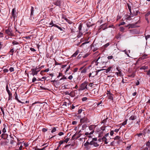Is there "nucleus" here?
Listing matches in <instances>:
<instances>
[{"label":"nucleus","mask_w":150,"mask_h":150,"mask_svg":"<svg viewBox=\"0 0 150 150\" xmlns=\"http://www.w3.org/2000/svg\"><path fill=\"white\" fill-rule=\"evenodd\" d=\"M88 82L85 81L82 83L80 86V88L79 89V91H82L84 90L85 89H87Z\"/></svg>","instance_id":"obj_1"},{"label":"nucleus","mask_w":150,"mask_h":150,"mask_svg":"<svg viewBox=\"0 0 150 150\" xmlns=\"http://www.w3.org/2000/svg\"><path fill=\"white\" fill-rule=\"evenodd\" d=\"M105 59V57H99L97 60V63H100L101 64L106 63L107 62L106 60Z\"/></svg>","instance_id":"obj_2"},{"label":"nucleus","mask_w":150,"mask_h":150,"mask_svg":"<svg viewBox=\"0 0 150 150\" xmlns=\"http://www.w3.org/2000/svg\"><path fill=\"white\" fill-rule=\"evenodd\" d=\"M39 69V68H38L37 67H36L35 68L32 69H31L32 72L31 74L33 76L35 75H37L38 72L40 71V69L37 70V69Z\"/></svg>","instance_id":"obj_3"},{"label":"nucleus","mask_w":150,"mask_h":150,"mask_svg":"<svg viewBox=\"0 0 150 150\" xmlns=\"http://www.w3.org/2000/svg\"><path fill=\"white\" fill-rule=\"evenodd\" d=\"M5 32L9 36H14L12 30L9 27L8 29L6 30Z\"/></svg>","instance_id":"obj_4"},{"label":"nucleus","mask_w":150,"mask_h":150,"mask_svg":"<svg viewBox=\"0 0 150 150\" xmlns=\"http://www.w3.org/2000/svg\"><path fill=\"white\" fill-rule=\"evenodd\" d=\"M34 11V8L31 6V8L30 9V16L29 19L31 21H33L34 20V18L33 16V13Z\"/></svg>","instance_id":"obj_5"},{"label":"nucleus","mask_w":150,"mask_h":150,"mask_svg":"<svg viewBox=\"0 0 150 150\" xmlns=\"http://www.w3.org/2000/svg\"><path fill=\"white\" fill-rule=\"evenodd\" d=\"M89 121L88 119L86 116L80 119V122L82 124L84 123H87Z\"/></svg>","instance_id":"obj_6"},{"label":"nucleus","mask_w":150,"mask_h":150,"mask_svg":"<svg viewBox=\"0 0 150 150\" xmlns=\"http://www.w3.org/2000/svg\"><path fill=\"white\" fill-rule=\"evenodd\" d=\"M88 141V140L86 143L84 144V146L85 147L84 148V149L90 150V149L91 147L89 146V142Z\"/></svg>","instance_id":"obj_7"},{"label":"nucleus","mask_w":150,"mask_h":150,"mask_svg":"<svg viewBox=\"0 0 150 150\" xmlns=\"http://www.w3.org/2000/svg\"><path fill=\"white\" fill-rule=\"evenodd\" d=\"M50 25H51V26H50V27H53L54 26L55 27H57V28H58L60 30H62V29L61 28L59 27L58 25H57L55 24H54L53 23V22L52 21H51V22L49 23Z\"/></svg>","instance_id":"obj_8"},{"label":"nucleus","mask_w":150,"mask_h":150,"mask_svg":"<svg viewBox=\"0 0 150 150\" xmlns=\"http://www.w3.org/2000/svg\"><path fill=\"white\" fill-rule=\"evenodd\" d=\"M139 11L137 10V8H135L133 9V12H132V13H130L133 16H137Z\"/></svg>","instance_id":"obj_9"},{"label":"nucleus","mask_w":150,"mask_h":150,"mask_svg":"<svg viewBox=\"0 0 150 150\" xmlns=\"http://www.w3.org/2000/svg\"><path fill=\"white\" fill-rule=\"evenodd\" d=\"M82 25L80 23L79 25V31H80V34H81V35H83V32H85V30L83 29V31H82Z\"/></svg>","instance_id":"obj_10"},{"label":"nucleus","mask_w":150,"mask_h":150,"mask_svg":"<svg viewBox=\"0 0 150 150\" xmlns=\"http://www.w3.org/2000/svg\"><path fill=\"white\" fill-rule=\"evenodd\" d=\"M53 4L57 6L60 7L61 6V1L60 0H57L56 1H54Z\"/></svg>","instance_id":"obj_11"},{"label":"nucleus","mask_w":150,"mask_h":150,"mask_svg":"<svg viewBox=\"0 0 150 150\" xmlns=\"http://www.w3.org/2000/svg\"><path fill=\"white\" fill-rule=\"evenodd\" d=\"M137 22H136L134 24H129L127 26V27H129V28H135L136 27H138L136 25V24H137Z\"/></svg>","instance_id":"obj_12"},{"label":"nucleus","mask_w":150,"mask_h":150,"mask_svg":"<svg viewBox=\"0 0 150 150\" xmlns=\"http://www.w3.org/2000/svg\"><path fill=\"white\" fill-rule=\"evenodd\" d=\"M108 98L110 100H113V97L112 94L110 93V91H108V93H107Z\"/></svg>","instance_id":"obj_13"},{"label":"nucleus","mask_w":150,"mask_h":150,"mask_svg":"<svg viewBox=\"0 0 150 150\" xmlns=\"http://www.w3.org/2000/svg\"><path fill=\"white\" fill-rule=\"evenodd\" d=\"M16 11V8H14L12 9V11L11 13V14L13 18L15 19L16 17V15L15 12Z\"/></svg>","instance_id":"obj_14"},{"label":"nucleus","mask_w":150,"mask_h":150,"mask_svg":"<svg viewBox=\"0 0 150 150\" xmlns=\"http://www.w3.org/2000/svg\"><path fill=\"white\" fill-rule=\"evenodd\" d=\"M6 91L7 92L8 95L10 96V95H11V94H12V93L10 92V90L8 89V83L6 84Z\"/></svg>","instance_id":"obj_15"},{"label":"nucleus","mask_w":150,"mask_h":150,"mask_svg":"<svg viewBox=\"0 0 150 150\" xmlns=\"http://www.w3.org/2000/svg\"><path fill=\"white\" fill-rule=\"evenodd\" d=\"M107 28V24H103L100 26V29L103 30H104Z\"/></svg>","instance_id":"obj_16"},{"label":"nucleus","mask_w":150,"mask_h":150,"mask_svg":"<svg viewBox=\"0 0 150 150\" xmlns=\"http://www.w3.org/2000/svg\"><path fill=\"white\" fill-rule=\"evenodd\" d=\"M84 112H83L82 113L78 115V117H79L80 119L84 117L85 116Z\"/></svg>","instance_id":"obj_17"},{"label":"nucleus","mask_w":150,"mask_h":150,"mask_svg":"<svg viewBox=\"0 0 150 150\" xmlns=\"http://www.w3.org/2000/svg\"><path fill=\"white\" fill-rule=\"evenodd\" d=\"M1 136L2 138L6 139L8 137V135L6 134L3 133L1 134Z\"/></svg>","instance_id":"obj_18"},{"label":"nucleus","mask_w":150,"mask_h":150,"mask_svg":"<svg viewBox=\"0 0 150 150\" xmlns=\"http://www.w3.org/2000/svg\"><path fill=\"white\" fill-rule=\"evenodd\" d=\"M96 126L94 125H92L89 127V129L90 130L93 131H94V129L95 128Z\"/></svg>","instance_id":"obj_19"},{"label":"nucleus","mask_w":150,"mask_h":150,"mask_svg":"<svg viewBox=\"0 0 150 150\" xmlns=\"http://www.w3.org/2000/svg\"><path fill=\"white\" fill-rule=\"evenodd\" d=\"M102 140L103 142H105V144H108V142H107V139L105 137H102Z\"/></svg>","instance_id":"obj_20"},{"label":"nucleus","mask_w":150,"mask_h":150,"mask_svg":"<svg viewBox=\"0 0 150 150\" xmlns=\"http://www.w3.org/2000/svg\"><path fill=\"white\" fill-rule=\"evenodd\" d=\"M79 52V50H77L76 52L71 56V57H75L78 54Z\"/></svg>","instance_id":"obj_21"},{"label":"nucleus","mask_w":150,"mask_h":150,"mask_svg":"<svg viewBox=\"0 0 150 150\" xmlns=\"http://www.w3.org/2000/svg\"><path fill=\"white\" fill-rule=\"evenodd\" d=\"M148 68V66H143L142 67H141L140 68V70H142V69H143V70H145V69H147Z\"/></svg>","instance_id":"obj_22"},{"label":"nucleus","mask_w":150,"mask_h":150,"mask_svg":"<svg viewBox=\"0 0 150 150\" xmlns=\"http://www.w3.org/2000/svg\"><path fill=\"white\" fill-rule=\"evenodd\" d=\"M137 118V117L134 115L130 117L129 120H135Z\"/></svg>","instance_id":"obj_23"},{"label":"nucleus","mask_w":150,"mask_h":150,"mask_svg":"<svg viewBox=\"0 0 150 150\" xmlns=\"http://www.w3.org/2000/svg\"><path fill=\"white\" fill-rule=\"evenodd\" d=\"M93 91H94V94L96 95H97L98 94V89L95 88Z\"/></svg>","instance_id":"obj_24"},{"label":"nucleus","mask_w":150,"mask_h":150,"mask_svg":"<svg viewBox=\"0 0 150 150\" xmlns=\"http://www.w3.org/2000/svg\"><path fill=\"white\" fill-rule=\"evenodd\" d=\"M15 99L17 100L19 102H21V101L18 98V96L16 91L15 93Z\"/></svg>","instance_id":"obj_25"},{"label":"nucleus","mask_w":150,"mask_h":150,"mask_svg":"<svg viewBox=\"0 0 150 150\" xmlns=\"http://www.w3.org/2000/svg\"><path fill=\"white\" fill-rule=\"evenodd\" d=\"M149 139L148 141L146 143V146H148V147H150V138H149Z\"/></svg>","instance_id":"obj_26"},{"label":"nucleus","mask_w":150,"mask_h":150,"mask_svg":"<svg viewBox=\"0 0 150 150\" xmlns=\"http://www.w3.org/2000/svg\"><path fill=\"white\" fill-rule=\"evenodd\" d=\"M112 68V67H108L107 69H105V70H106V71H105L106 73H107L108 72H109L110 71Z\"/></svg>","instance_id":"obj_27"},{"label":"nucleus","mask_w":150,"mask_h":150,"mask_svg":"<svg viewBox=\"0 0 150 150\" xmlns=\"http://www.w3.org/2000/svg\"><path fill=\"white\" fill-rule=\"evenodd\" d=\"M49 71V69H46L45 70L41 71H40V73L41 74H42V73H43L44 72H48Z\"/></svg>","instance_id":"obj_28"},{"label":"nucleus","mask_w":150,"mask_h":150,"mask_svg":"<svg viewBox=\"0 0 150 150\" xmlns=\"http://www.w3.org/2000/svg\"><path fill=\"white\" fill-rule=\"evenodd\" d=\"M14 52V50L13 48L11 49L10 51H9V53L10 54L13 55V52Z\"/></svg>","instance_id":"obj_29"},{"label":"nucleus","mask_w":150,"mask_h":150,"mask_svg":"<svg viewBox=\"0 0 150 150\" xmlns=\"http://www.w3.org/2000/svg\"><path fill=\"white\" fill-rule=\"evenodd\" d=\"M93 132H94V131H92L90 133H89L88 132H86L85 133V135H87L91 134H92L93 133Z\"/></svg>","instance_id":"obj_30"},{"label":"nucleus","mask_w":150,"mask_h":150,"mask_svg":"<svg viewBox=\"0 0 150 150\" xmlns=\"http://www.w3.org/2000/svg\"><path fill=\"white\" fill-rule=\"evenodd\" d=\"M127 5L128 6V8L129 9V12H130V13H132V11H131V6H130L129 5V4L128 3H127Z\"/></svg>","instance_id":"obj_31"},{"label":"nucleus","mask_w":150,"mask_h":150,"mask_svg":"<svg viewBox=\"0 0 150 150\" xmlns=\"http://www.w3.org/2000/svg\"><path fill=\"white\" fill-rule=\"evenodd\" d=\"M83 112V111L82 109H81V108L79 109L78 111V113L77 114L78 115V114H80L82 113Z\"/></svg>","instance_id":"obj_32"},{"label":"nucleus","mask_w":150,"mask_h":150,"mask_svg":"<svg viewBox=\"0 0 150 150\" xmlns=\"http://www.w3.org/2000/svg\"><path fill=\"white\" fill-rule=\"evenodd\" d=\"M47 146H46L45 147H44L42 149H39V148H37L35 149V150H45V148L47 147Z\"/></svg>","instance_id":"obj_33"},{"label":"nucleus","mask_w":150,"mask_h":150,"mask_svg":"<svg viewBox=\"0 0 150 150\" xmlns=\"http://www.w3.org/2000/svg\"><path fill=\"white\" fill-rule=\"evenodd\" d=\"M87 69L85 68L83 69L81 71V73H85L86 72Z\"/></svg>","instance_id":"obj_34"},{"label":"nucleus","mask_w":150,"mask_h":150,"mask_svg":"<svg viewBox=\"0 0 150 150\" xmlns=\"http://www.w3.org/2000/svg\"><path fill=\"white\" fill-rule=\"evenodd\" d=\"M76 135V133H75V134H74L73 135V136H72V137L71 138V139L72 140H75L76 139V137H75Z\"/></svg>","instance_id":"obj_35"},{"label":"nucleus","mask_w":150,"mask_h":150,"mask_svg":"<svg viewBox=\"0 0 150 150\" xmlns=\"http://www.w3.org/2000/svg\"><path fill=\"white\" fill-rule=\"evenodd\" d=\"M103 131L101 132H100L99 133V135H98V137H102L103 136Z\"/></svg>","instance_id":"obj_36"},{"label":"nucleus","mask_w":150,"mask_h":150,"mask_svg":"<svg viewBox=\"0 0 150 150\" xmlns=\"http://www.w3.org/2000/svg\"><path fill=\"white\" fill-rule=\"evenodd\" d=\"M65 21H66L68 22L70 24H71L72 23V22L71 21L69 20L67 18H65Z\"/></svg>","instance_id":"obj_37"},{"label":"nucleus","mask_w":150,"mask_h":150,"mask_svg":"<svg viewBox=\"0 0 150 150\" xmlns=\"http://www.w3.org/2000/svg\"><path fill=\"white\" fill-rule=\"evenodd\" d=\"M135 75V74L134 73H133L131 75H128L129 77H134Z\"/></svg>","instance_id":"obj_38"},{"label":"nucleus","mask_w":150,"mask_h":150,"mask_svg":"<svg viewBox=\"0 0 150 150\" xmlns=\"http://www.w3.org/2000/svg\"><path fill=\"white\" fill-rule=\"evenodd\" d=\"M120 30L121 32H123L125 30V28L122 27H121L120 28Z\"/></svg>","instance_id":"obj_39"},{"label":"nucleus","mask_w":150,"mask_h":150,"mask_svg":"<svg viewBox=\"0 0 150 150\" xmlns=\"http://www.w3.org/2000/svg\"><path fill=\"white\" fill-rule=\"evenodd\" d=\"M56 131V127H54L52 129L51 131V132L53 133Z\"/></svg>","instance_id":"obj_40"},{"label":"nucleus","mask_w":150,"mask_h":150,"mask_svg":"<svg viewBox=\"0 0 150 150\" xmlns=\"http://www.w3.org/2000/svg\"><path fill=\"white\" fill-rule=\"evenodd\" d=\"M147 58V55L144 54L143 55L142 57V59H146Z\"/></svg>","instance_id":"obj_41"},{"label":"nucleus","mask_w":150,"mask_h":150,"mask_svg":"<svg viewBox=\"0 0 150 150\" xmlns=\"http://www.w3.org/2000/svg\"><path fill=\"white\" fill-rule=\"evenodd\" d=\"M12 44L13 45H18L19 44V43L16 41H14L12 42Z\"/></svg>","instance_id":"obj_42"},{"label":"nucleus","mask_w":150,"mask_h":150,"mask_svg":"<svg viewBox=\"0 0 150 150\" xmlns=\"http://www.w3.org/2000/svg\"><path fill=\"white\" fill-rule=\"evenodd\" d=\"M127 120H126L123 123H122V125H125L126 124Z\"/></svg>","instance_id":"obj_43"},{"label":"nucleus","mask_w":150,"mask_h":150,"mask_svg":"<svg viewBox=\"0 0 150 150\" xmlns=\"http://www.w3.org/2000/svg\"><path fill=\"white\" fill-rule=\"evenodd\" d=\"M116 74L118 76H121L122 75V73L121 72H116Z\"/></svg>","instance_id":"obj_44"},{"label":"nucleus","mask_w":150,"mask_h":150,"mask_svg":"<svg viewBox=\"0 0 150 150\" xmlns=\"http://www.w3.org/2000/svg\"><path fill=\"white\" fill-rule=\"evenodd\" d=\"M106 127V126H105L104 127H100V129L103 131H104L105 130V128Z\"/></svg>","instance_id":"obj_45"},{"label":"nucleus","mask_w":150,"mask_h":150,"mask_svg":"<svg viewBox=\"0 0 150 150\" xmlns=\"http://www.w3.org/2000/svg\"><path fill=\"white\" fill-rule=\"evenodd\" d=\"M31 36V35H30V36H26L25 37V38L27 39H30L31 38L30 37Z\"/></svg>","instance_id":"obj_46"},{"label":"nucleus","mask_w":150,"mask_h":150,"mask_svg":"<svg viewBox=\"0 0 150 150\" xmlns=\"http://www.w3.org/2000/svg\"><path fill=\"white\" fill-rule=\"evenodd\" d=\"M108 119V117H107L106 118H105V119H104V120H103V121H102V123H104L106 122H107V120Z\"/></svg>","instance_id":"obj_47"},{"label":"nucleus","mask_w":150,"mask_h":150,"mask_svg":"<svg viewBox=\"0 0 150 150\" xmlns=\"http://www.w3.org/2000/svg\"><path fill=\"white\" fill-rule=\"evenodd\" d=\"M87 97H83L82 98V100L83 101H86L87 100Z\"/></svg>","instance_id":"obj_48"},{"label":"nucleus","mask_w":150,"mask_h":150,"mask_svg":"<svg viewBox=\"0 0 150 150\" xmlns=\"http://www.w3.org/2000/svg\"><path fill=\"white\" fill-rule=\"evenodd\" d=\"M93 146L95 147H97L99 146V144L97 143L94 142Z\"/></svg>","instance_id":"obj_49"},{"label":"nucleus","mask_w":150,"mask_h":150,"mask_svg":"<svg viewBox=\"0 0 150 150\" xmlns=\"http://www.w3.org/2000/svg\"><path fill=\"white\" fill-rule=\"evenodd\" d=\"M105 69H100V70H98L97 71H96V75H97L98 74V72H100V71H102V70H104Z\"/></svg>","instance_id":"obj_50"},{"label":"nucleus","mask_w":150,"mask_h":150,"mask_svg":"<svg viewBox=\"0 0 150 150\" xmlns=\"http://www.w3.org/2000/svg\"><path fill=\"white\" fill-rule=\"evenodd\" d=\"M9 70L11 72L14 71V68L13 67H11L9 69Z\"/></svg>","instance_id":"obj_51"},{"label":"nucleus","mask_w":150,"mask_h":150,"mask_svg":"<svg viewBox=\"0 0 150 150\" xmlns=\"http://www.w3.org/2000/svg\"><path fill=\"white\" fill-rule=\"evenodd\" d=\"M137 135L139 137H141V136L143 135L144 134L143 133H140L139 134H137Z\"/></svg>","instance_id":"obj_52"},{"label":"nucleus","mask_w":150,"mask_h":150,"mask_svg":"<svg viewBox=\"0 0 150 150\" xmlns=\"http://www.w3.org/2000/svg\"><path fill=\"white\" fill-rule=\"evenodd\" d=\"M15 142V141L13 139H11L10 142V143L12 145L13 144L14 142Z\"/></svg>","instance_id":"obj_53"},{"label":"nucleus","mask_w":150,"mask_h":150,"mask_svg":"<svg viewBox=\"0 0 150 150\" xmlns=\"http://www.w3.org/2000/svg\"><path fill=\"white\" fill-rule=\"evenodd\" d=\"M94 142L92 140L91 142H89V145H93L94 144Z\"/></svg>","instance_id":"obj_54"},{"label":"nucleus","mask_w":150,"mask_h":150,"mask_svg":"<svg viewBox=\"0 0 150 150\" xmlns=\"http://www.w3.org/2000/svg\"><path fill=\"white\" fill-rule=\"evenodd\" d=\"M109 44H109V43H107V44H106L105 45H104V47H105V48L107 47L109 45Z\"/></svg>","instance_id":"obj_55"},{"label":"nucleus","mask_w":150,"mask_h":150,"mask_svg":"<svg viewBox=\"0 0 150 150\" xmlns=\"http://www.w3.org/2000/svg\"><path fill=\"white\" fill-rule=\"evenodd\" d=\"M0 109H1V111H2V113H3V115L4 116V110L3 109V108L2 107H1L0 108Z\"/></svg>","instance_id":"obj_56"},{"label":"nucleus","mask_w":150,"mask_h":150,"mask_svg":"<svg viewBox=\"0 0 150 150\" xmlns=\"http://www.w3.org/2000/svg\"><path fill=\"white\" fill-rule=\"evenodd\" d=\"M42 131L43 132H46L47 131V129H46V128H43L42 129Z\"/></svg>","instance_id":"obj_57"},{"label":"nucleus","mask_w":150,"mask_h":150,"mask_svg":"<svg viewBox=\"0 0 150 150\" xmlns=\"http://www.w3.org/2000/svg\"><path fill=\"white\" fill-rule=\"evenodd\" d=\"M150 15V10L145 15L146 16H147Z\"/></svg>","instance_id":"obj_58"},{"label":"nucleus","mask_w":150,"mask_h":150,"mask_svg":"<svg viewBox=\"0 0 150 150\" xmlns=\"http://www.w3.org/2000/svg\"><path fill=\"white\" fill-rule=\"evenodd\" d=\"M64 133L62 132H60L59 133L58 135L60 136H61L64 134Z\"/></svg>","instance_id":"obj_59"},{"label":"nucleus","mask_w":150,"mask_h":150,"mask_svg":"<svg viewBox=\"0 0 150 150\" xmlns=\"http://www.w3.org/2000/svg\"><path fill=\"white\" fill-rule=\"evenodd\" d=\"M36 80L37 79L35 77H33L32 79V82H35Z\"/></svg>","instance_id":"obj_60"},{"label":"nucleus","mask_w":150,"mask_h":150,"mask_svg":"<svg viewBox=\"0 0 150 150\" xmlns=\"http://www.w3.org/2000/svg\"><path fill=\"white\" fill-rule=\"evenodd\" d=\"M107 58L108 59H110L113 58V57L112 56H108Z\"/></svg>","instance_id":"obj_61"},{"label":"nucleus","mask_w":150,"mask_h":150,"mask_svg":"<svg viewBox=\"0 0 150 150\" xmlns=\"http://www.w3.org/2000/svg\"><path fill=\"white\" fill-rule=\"evenodd\" d=\"M64 142V141L63 140H61L59 143V144L61 145V144H62Z\"/></svg>","instance_id":"obj_62"},{"label":"nucleus","mask_w":150,"mask_h":150,"mask_svg":"<svg viewBox=\"0 0 150 150\" xmlns=\"http://www.w3.org/2000/svg\"><path fill=\"white\" fill-rule=\"evenodd\" d=\"M89 55V54L88 53L84 55L83 57V58H86Z\"/></svg>","instance_id":"obj_63"},{"label":"nucleus","mask_w":150,"mask_h":150,"mask_svg":"<svg viewBox=\"0 0 150 150\" xmlns=\"http://www.w3.org/2000/svg\"><path fill=\"white\" fill-rule=\"evenodd\" d=\"M144 71L146 72L147 71V75H149L150 74V69L147 71Z\"/></svg>","instance_id":"obj_64"}]
</instances>
